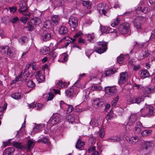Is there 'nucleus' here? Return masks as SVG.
Listing matches in <instances>:
<instances>
[{
	"mask_svg": "<svg viewBox=\"0 0 155 155\" xmlns=\"http://www.w3.org/2000/svg\"><path fill=\"white\" fill-rule=\"evenodd\" d=\"M44 27L49 28L51 26V20H46L43 24Z\"/></svg>",
	"mask_w": 155,
	"mask_h": 155,
	"instance_id": "32",
	"label": "nucleus"
},
{
	"mask_svg": "<svg viewBox=\"0 0 155 155\" xmlns=\"http://www.w3.org/2000/svg\"><path fill=\"white\" fill-rule=\"evenodd\" d=\"M107 43L104 41L98 42L94 47V50L98 53H103L107 50Z\"/></svg>",
	"mask_w": 155,
	"mask_h": 155,
	"instance_id": "1",
	"label": "nucleus"
},
{
	"mask_svg": "<svg viewBox=\"0 0 155 155\" xmlns=\"http://www.w3.org/2000/svg\"><path fill=\"white\" fill-rule=\"evenodd\" d=\"M8 56L11 58H14L16 55V50L13 47L9 48L6 53Z\"/></svg>",
	"mask_w": 155,
	"mask_h": 155,
	"instance_id": "11",
	"label": "nucleus"
},
{
	"mask_svg": "<svg viewBox=\"0 0 155 155\" xmlns=\"http://www.w3.org/2000/svg\"><path fill=\"white\" fill-rule=\"evenodd\" d=\"M36 79L39 83L45 81V77L44 75H41L39 77H37Z\"/></svg>",
	"mask_w": 155,
	"mask_h": 155,
	"instance_id": "39",
	"label": "nucleus"
},
{
	"mask_svg": "<svg viewBox=\"0 0 155 155\" xmlns=\"http://www.w3.org/2000/svg\"><path fill=\"white\" fill-rule=\"evenodd\" d=\"M13 146L16 148L19 149H22L23 147V146L21 143L18 142H14L13 144Z\"/></svg>",
	"mask_w": 155,
	"mask_h": 155,
	"instance_id": "34",
	"label": "nucleus"
},
{
	"mask_svg": "<svg viewBox=\"0 0 155 155\" xmlns=\"http://www.w3.org/2000/svg\"><path fill=\"white\" fill-rule=\"evenodd\" d=\"M68 32V28L64 26H61L60 27L58 31L59 33L61 35H65Z\"/></svg>",
	"mask_w": 155,
	"mask_h": 155,
	"instance_id": "18",
	"label": "nucleus"
},
{
	"mask_svg": "<svg viewBox=\"0 0 155 155\" xmlns=\"http://www.w3.org/2000/svg\"><path fill=\"white\" fill-rule=\"evenodd\" d=\"M151 132V131L150 130H145L142 131L141 134L142 136H146L148 135Z\"/></svg>",
	"mask_w": 155,
	"mask_h": 155,
	"instance_id": "40",
	"label": "nucleus"
},
{
	"mask_svg": "<svg viewBox=\"0 0 155 155\" xmlns=\"http://www.w3.org/2000/svg\"><path fill=\"white\" fill-rule=\"evenodd\" d=\"M137 116L136 114H132L126 121L127 125L129 126L133 125L137 120Z\"/></svg>",
	"mask_w": 155,
	"mask_h": 155,
	"instance_id": "4",
	"label": "nucleus"
},
{
	"mask_svg": "<svg viewBox=\"0 0 155 155\" xmlns=\"http://www.w3.org/2000/svg\"><path fill=\"white\" fill-rule=\"evenodd\" d=\"M60 120V118L57 116H55L53 115L50 118L48 121V123L51 124L52 125H54L59 123Z\"/></svg>",
	"mask_w": 155,
	"mask_h": 155,
	"instance_id": "10",
	"label": "nucleus"
},
{
	"mask_svg": "<svg viewBox=\"0 0 155 155\" xmlns=\"http://www.w3.org/2000/svg\"><path fill=\"white\" fill-rule=\"evenodd\" d=\"M71 43H72V41H71L70 40L68 39H67L66 38V39L64 41V44L65 45L63 46V48H67V46L69 45V44Z\"/></svg>",
	"mask_w": 155,
	"mask_h": 155,
	"instance_id": "46",
	"label": "nucleus"
},
{
	"mask_svg": "<svg viewBox=\"0 0 155 155\" xmlns=\"http://www.w3.org/2000/svg\"><path fill=\"white\" fill-rule=\"evenodd\" d=\"M60 106L61 108L66 109L67 104L64 103L63 101H61L60 103Z\"/></svg>",
	"mask_w": 155,
	"mask_h": 155,
	"instance_id": "45",
	"label": "nucleus"
},
{
	"mask_svg": "<svg viewBox=\"0 0 155 155\" xmlns=\"http://www.w3.org/2000/svg\"><path fill=\"white\" fill-rule=\"evenodd\" d=\"M82 34V33L81 31H79L78 32L76 33V34L74 36L73 38H71V39L72 40V43L74 42L76 39V38L79 36H81Z\"/></svg>",
	"mask_w": 155,
	"mask_h": 155,
	"instance_id": "38",
	"label": "nucleus"
},
{
	"mask_svg": "<svg viewBox=\"0 0 155 155\" xmlns=\"http://www.w3.org/2000/svg\"><path fill=\"white\" fill-rule=\"evenodd\" d=\"M104 103L103 100L101 98H97L93 100L92 106L97 108L102 106Z\"/></svg>",
	"mask_w": 155,
	"mask_h": 155,
	"instance_id": "8",
	"label": "nucleus"
},
{
	"mask_svg": "<svg viewBox=\"0 0 155 155\" xmlns=\"http://www.w3.org/2000/svg\"><path fill=\"white\" fill-rule=\"evenodd\" d=\"M97 9L99 12L100 14H103L104 15L108 16L107 13V8L105 4L103 3L99 4L97 5Z\"/></svg>",
	"mask_w": 155,
	"mask_h": 155,
	"instance_id": "6",
	"label": "nucleus"
},
{
	"mask_svg": "<svg viewBox=\"0 0 155 155\" xmlns=\"http://www.w3.org/2000/svg\"><path fill=\"white\" fill-rule=\"evenodd\" d=\"M150 38H155V29L153 30L152 31V33H151Z\"/></svg>",
	"mask_w": 155,
	"mask_h": 155,
	"instance_id": "64",
	"label": "nucleus"
},
{
	"mask_svg": "<svg viewBox=\"0 0 155 155\" xmlns=\"http://www.w3.org/2000/svg\"><path fill=\"white\" fill-rule=\"evenodd\" d=\"M36 23V20H30V21H29L28 22V26L26 27L28 31H32L34 29V26Z\"/></svg>",
	"mask_w": 155,
	"mask_h": 155,
	"instance_id": "17",
	"label": "nucleus"
},
{
	"mask_svg": "<svg viewBox=\"0 0 155 155\" xmlns=\"http://www.w3.org/2000/svg\"><path fill=\"white\" fill-rule=\"evenodd\" d=\"M11 97L15 99L19 100L21 98V95L19 93L15 92L12 94Z\"/></svg>",
	"mask_w": 155,
	"mask_h": 155,
	"instance_id": "28",
	"label": "nucleus"
},
{
	"mask_svg": "<svg viewBox=\"0 0 155 155\" xmlns=\"http://www.w3.org/2000/svg\"><path fill=\"white\" fill-rule=\"evenodd\" d=\"M134 46L135 47H137L138 46L139 48H142L143 46V44H140L138 43L137 42H135V44H134Z\"/></svg>",
	"mask_w": 155,
	"mask_h": 155,
	"instance_id": "59",
	"label": "nucleus"
},
{
	"mask_svg": "<svg viewBox=\"0 0 155 155\" xmlns=\"http://www.w3.org/2000/svg\"><path fill=\"white\" fill-rule=\"evenodd\" d=\"M68 23L70 26L74 28H76L78 24V20H69Z\"/></svg>",
	"mask_w": 155,
	"mask_h": 155,
	"instance_id": "23",
	"label": "nucleus"
},
{
	"mask_svg": "<svg viewBox=\"0 0 155 155\" xmlns=\"http://www.w3.org/2000/svg\"><path fill=\"white\" fill-rule=\"evenodd\" d=\"M9 9L10 10V12L13 13L15 12L17 10V8L15 7H9Z\"/></svg>",
	"mask_w": 155,
	"mask_h": 155,
	"instance_id": "57",
	"label": "nucleus"
},
{
	"mask_svg": "<svg viewBox=\"0 0 155 155\" xmlns=\"http://www.w3.org/2000/svg\"><path fill=\"white\" fill-rule=\"evenodd\" d=\"M84 143L83 141L78 139L77 142L75 147H76L79 150H82L84 147Z\"/></svg>",
	"mask_w": 155,
	"mask_h": 155,
	"instance_id": "22",
	"label": "nucleus"
},
{
	"mask_svg": "<svg viewBox=\"0 0 155 155\" xmlns=\"http://www.w3.org/2000/svg\"><path fill=\"white\" fill-rule=\"evenodd\" d=\"M128 74L126 72H121L120 73V79L119 81V84H122L124 83L128 78Z\"/></svg>",
	"mask_w": 155,
	"mask_h": 155,
	"instance_id": "9",
	"label": "nucleus"
},
{
	"mask_svg": "<svg viewBox=\"0 0 155 155\" xmlns=\"http://www.w3.org/2000/svg\"><path fill=\"white\" fill-rule=\"evenodd\" d=\"M15 151L13 147H9L5 149L3 151L4 155H12V153Z\"/></svg>",
	"mask_w": 155,
	"mask_h": 155,
	"instance_id": "19",
	"label": "nucleus"
},
{
	"mask_svg": "<svg viewBox=\"0 0 155 155\" xmlns=\"http://www.w3.org/2000/svg\"><path fill=\"white\" fill-rule=\"evenodd\" d=\"M66 84L65 83H63L62 82L59 81L56 85V86L58 88L61 89L65 87Z\"/></svg>",
	"mask_w": 155,
	"mask_h": 155,
	"instance_id": "35",
	"label": "nucleus"
},
{
	"mask_svg": "<svg viewBox=\"0 0 155 155\" xmlns=\"http://www.w3.org/2000/svg\"><path fill=\"white\" fill-rule=\"evenodd\" d=\"M49 48H48L45 47L41 49V52L44 55L47 54L49 51Z\"/></svg>",
	"mask_w": 155,
	"mask_h": 155,
	"instance_id": "41",
	"label": "nucleus"
},
{
	"mask_svg": "<svg viewBox=\"0 0 155 155\" xmlns=\"http://www.w3.org/2000/svg\"><path fill=\"white\" fill-rule=\"evenodd\" d=\"M27 144L28 149L30 150L31 148L34 146L35 142L34 140H28L27 141Z\"/></svg>",
	"mask_w": 155,
	"mask_h": 155,
	"instance_id": "29",
	"label": "nucleus"
},
{
	"mask_svg": "<svg viewBox=\"0 0 155 155\" xmlns=\"http://www.w3.org/2000/svg\"><path fill=\"white\" fill-rule=\"evenodd\" d=\"M38 15L39 16H35L34 18H31V19H34L35 18L38 19H42L43 18L41 17L42 15V13H41V12H38Z\"/></svg>",
	"mask_w": 155,
	"mask_h": 155,
	"instance_id": "53",
	"label": "nucleus"
},
{
	"mask_svg": "<svg viewBox=\"0 0 155 155\" xmlns=\"http://www.w3.org/2000/svg\"><path fill=\"white\" fill-rule=\"evenodd\" d=\"M43 41H46L51 39V34L48 32H43L41 35Z\"/></svg>",
	"mask_w": 155,
	"mask_h": 155,
	"instance_id": "16",
	"label": "nucleus"
},
{
	"mask_svg": "<svg viewBox=\"0 0 155 155\" xmlns=\"http://www.w3.org/2000/svg\"><path fill=\"white\" fill-rule=\"evenodd\" d=\"M130 27V25L129 23L124 22L120 25L119 26V29L121 31H124L127 32L129 31Z\"/></svg>",
	"mask_w": 155,
	"mask_h": 155,
	"instance_id": "13",
	"label": "nucleus"
},
{
	"mask_svg": "<svg viewBox=\"0 0 155 155\" xmlns=\"http://www.w3.org/2000/svg\"><path fill=\"white\" fill-rule=\"evenodd\" d=\"M19 11L21 13H22L24 15H27L28 13L27 8L26 6V3L25 2L22 0L20 1L19 4Z\"/></svg>",
	"mask_w": 155,
	"mask_h": 155,
	"instance_id": "3",
	"label": "nucleus"
},
{
	"mask_svg": "<svg viewBox=\"0 0 155 155\" xmlns=\"http://www.w3.org/2000/svg\"><path fill=\"white\" fill-rule=\"evenodd\" d=\"M8 49V46H5L1 47V52L2 54H6V51L7 52Z\"/></svg>",
	"mask_w": 155,
	"mask_h": 155,
	"instance_id": "31",
	"label": "nucleus"
},
{
	"mask_svg": "<svg viewBox=\"0 0 155 155\" xmlns=\"http://www.w3.org/2000/svg\"><path fill=\"white\" fill-rule=\"evenodd\" d=\"M78 43L80 45H85L86 43L84 39L81 38H79L78 40Z\"/></svg>",
	"mask_w": 155,
	"mask_h": 155,
	"instance_id": "51",
	"label": "nucleus"
},
{
	"mask_svg": "<svg viewBox=\"0 0 155 155\" xmlns=\"http://www.w3.org/2000/svg\"><path fill=\"white\" fill-rule=\"evenodd\" d=\"M116 71V70L112 69L107 71L105 74L104 77L109 76L111 75L114 74Z\"/></svg>",
	"mask_w": 155,
	"mask_h": 155,
	"instance_id": "33",
	"label": "nucleus"
},
{
	"mask_svg": "<svg viewBox=\"0 0 155 155\" xmlns=\"http://www.w3.org/2000/svg\"><path fill=\"white\" fill-rule=\"evenodd\" d=\"M144 100L143 98L141 96L138 97H131L128 100V102L129 104L136 103L139 104L141 102Z\"/></svg>",
	"mask_w": 155,
	"mask_h": 155,
	"instance_id": "5",
	"label": "nucleus"
},
{
	"mask_svg": "<svg viewBox=\"0 0 155 155\" xmlns=\"http://www.w3.org/2000/svg\"><path fill=\"white\" fill-rule=\"evenodd\" d=\"M150 54V51L147 50L141 51L139 55L137 58L139 60H141L144 58L148 57Z\"/></svg>",
	"mask_w": 155,
	"mask_h": 155,
	"instance_id": "12",
	"label": "nucleus"
},
{
	"mask_svg": "<svg viewBox=\"0 0 155 155\" xmlns=\"http://www.w3.org/2000/svg\"><path fill=\"white\" fill-rule=\"evenodd\" d=\"M144 128L142 126V123L140 121L137 122L135 125L134 128V131L136 133H139Z\"/></svg>",
	"mask_w": 155,
	"mask_h": 155,
	"instance_id": "15",
	"label": "nucleus"
},
{
	"mask_svg": "<svg viewBox=\"0 0 155 155\" xmlns=\"http://www.w3.org/2000/svg\"><path fill=\"white\" fill-rule=\"evenodd\" d=\"M74 90L72 88H70L65 91L66 95L67 97H70L73 96L74 94Z\"/></svg>",
	"mask_w": 155,
	"mask_h": 155,
	"instance_id": "25",
	"label": "nucleus"
},
{
	"mask_svg": "<svg viewBox=\"0 0 155 155\" xmlns=\"http://www.w3.org/2000/svg\"><path fill=\"white\" fill-rule=\"evenodd\" d=\"M24 78H23V79H24L25 80H27L26 78L28 77L30 75V73L28 71H25V72L23 73Z\"/></svg>",
	"mask_w": 155,
	"mask_h": 155,
	"instance_id": "52",
	"label": "nucleus"
},
{
	"mask_svg": "<svg viewBox=\"0 0 155 155\" xmlns=\"http://www.w3.org/2000/svg\"><path fill=\"white\" fill-rule=\"evenodd\" d=\"M120 23V20H113L111 24V25L114 27L118 25Z\"/></svg>",
	"mask_w": 155,
	"mask_h": 155,
	"instance_id": "44",
	"label": "nucleus"
},
{
	"mask_svg": "<svg viewBox=\"0 0 155 155\" xmlns=\"http://www.w3.org/2000/svg\"><path fill=\"white\" fill-rule=\"evenodd\" d=\"M98 133L99 134V137H100L102 138L104 137V132L101 130V129L100 131H99Z\"/></svg>",
	"mask_w": 155,
	"mask_h": 155,
	"instance_id": "62",
	"label": "nucleus"
},
{
	"mask_svg": "<svg viewBox=\"0 0 155 155\" xmlns=\"http://www.w3.org/2000/svg\"><path fill=\"white\" fill-rule=\"evenodd\" d=\"M134 25L137 28V29L138 31L139 32H141V30H141V25L140 23L135 22L134 23Z\"/></svg>",
	"mask_w": 155,
	"mask_h": 155,
	"instance_id": "47",
	"label": "nucleus"
},
{
	"mask_svg": "<svg viewBox=\"0 0 155 155\" xmlns=\"http://www.w3.org/2000/svg\"><path fill=\"white\" fill-rule=\"evenodd\" d=\"M113 112V111L110 110V112L107 114L106 117V120L107 121L110 120L113 118V115H112Z\"/></svg>",
	"mask_w": 155,
	"mask_h": 155,
	"instance_id": "42",
	"label": "nucleus"
},
{
	"mask_svg": "<svg viewBox=\"0 0 155 155\" xmlns=\"http://www.w3.org/2000/svg\"><path fill=\"white\" fill-rule=\"evenodd\" d=\"M28 41V38L25 37H22L19 38V41L21 44L23 45L24 43H26Z\"/></svg>",
	"mask_w": 155,
	"mask_h": 155,
	"instance_id": "36",
	"label": "nucleus"
},
{
	"mask_svg": "<svg viewBox=\"0 0 155 155\" xmlns=\"http://www.w3.org/2000/svg\"><path fill=\"white\" fill-rule=\"evenodd\" d=\"M116 90L114 87H105V92L106 93L113 95L116 92Z\"/></svg>",
	"mask_w": 155,
	"mask_h": 155,
	"instance_id": "14",
	"label": "nucleus"
},
{
	"mask_svg": "<svg viewBox=\"0 0 155 155\" xmlns=\"http://www.w3.org/2000/svg\"><path fill=\"white\" fill-rule=\"evenodd\" d=\"M11 144L9 143V141H3L2 142V147H5L7 146L10 145Z\"/></svg>",
	"mask_w": 155,
	"mask_h": 155,
	"instance_id": "54",
	"label": "nucleus"
},
{
	"mask_svg": "<svg viewBox=\"0 0 155 155\" xmlns=\"http://www.w3.org/2000/svg\"><path fill=\"white\" fill-rule=\"evenodd\" d=\"M51 25L56 26L58 24L59 21L58 20H51Z\"/></svg>",
	"mask_w": 155,
	"mask_h": 155,
	"instance_id": "56",
	"label": "nucleus"
},
{
	"mask_svg": "<svg viewBox=\"0 0 155 155\" xmlns=\"http://www.w3.org/2000/svg\"><path fill=\"white\" fill-rule=\"evenodd\" d=\"M77 84H78V83L76 82L74 84V86H75V87L77 86V87H74L73 88H73V89L74 90V94H78L80 91V90L79 88V86L77 85Z\"/></svg>",
	"mask_w": 155,
	"mask_h": 155,
	"instance_id": "30",
	"label": "nucleus"
},
{
	"mask_svg": "<svg viewBox=\"0 0 155 155\" xmlns=\"http://www.w3.org/2000/svg\"><path fill=\"white\" fill-rule=\"evenodd\" d=\"M101 31L102 33H112L113 35L116 37L117 36L116 31L108 27L103 26L101 28Z\"/></svg>",
	"mask_w": 155,
	"mask_h": 155,
	"instance_id": "7",
	"label": "nucleus"
},
{
	"mask_svg": "<svg viewBox=\"0 0 155 155\" xmlns=\"http://www.w3.org/2000/svg\"><path fill=\"white\" fill-rule=\"evenodd\" d=\"M94 37V35L93 34H89L88 36V38L90 41H91L93 39Z\"/></svg>",
	"mask_w": 155,
	"mask_h": 155,
	"instance_id": "63",
	"label": "nucleus"
},
{
	"mask_svg": "<svg viewBox=\"0 0 155 155\" xmlns=\"http://www.w3.org/2000/svg\"><path fill=\"white\" fill-rule=\"evenodd\" d=\"M150 143L149 141H143L141 143L140 146L141 148L147 149L150 147Z\"/></svg>",
	"mask_w": 155,
	"mask_h": 155,
	"instance_id": "26",
	"label": "nucleus"
},
{
	"mask_svg": "<svg viewBox=\"0 0 155 155\" xmlns=\"http://www.w3.org/2000/svg\"><path fill=\"white\" fill-rule=\"evenodd\" d=\"M28 106L30 108H35L36 110H40L42 108L43 106L41 104L36 103L35 104H31L29 105Z\"/></svg>",
	"mask_w": 155,
	"mask_h": 155,
	"instance_id": "20",
	"label": "nucleus"
},
{
	"mask_svg": "<svg viewBox=\"0 0 155 155\" xmlns=\"http://www.w3.org/2000/svg\"><path fill=\"white\" fill-rule=\"evenodd\" d=\"M141 77L144 78L149 76L150 74L147 70H141L139 72Z\"/></svg>",
	"mask_w": 155,
	"mask_h": 155,
	"instance_id": "21",
	"label": "nucleus"
},
{
	"mask_svg": "<svg viewBox=\"0 0 155 155\" xmlns=\"http://www.w3.org/2000/svg\"><path fill=\"white\" fill-rule=\"evenodd\" d=\"M101 120L100 118H96L95 119H93L90 122V124L92 125L95 126H97L99 125L100 123Z\"/></svg>",
	"mask_w": 155,
	"mask_h": 155,
	"instance_id": "24",
	"label": "nucleus"
},
{
	"mask_svg": "<svg viewBox=\"0 0 155 155\" xmlns=\"http://www.w3.org/2000/svg\"><path fill=\"white\" fill-rule=\"evenodd\" d=\"M146 90L147 91V93H148L155 91V88L153 89H151L150 88H147L146 89Z\"/></svg>",
	"mask_w": 155,
	"mask_h": 155,
	"instance_id": "61",
	"label": "nucleus"
},
{
	"mask_svg": "<svg viewBox=\"0 0 155 155\" xmlns=\"http://www.w3.org/2000/svg\"><path fill=\"white\" fill-rule=\"evenodd\" d=\"M48 94L49 96L48 97V101L52 100L54 96V94L52 93H50Z\"/></svg>",
	"mask_w": 155,
	"mask_h": 155,
	"instance_id": "60",
	"label": "nucleus"
},
{
	"mask_svg": "<svg viewBox=\"0 0 155 155\" xmlns=\"http://www.w3.org/2000/svg\"><path fill=\"white\" fill-rule=\"evenodd\" d=\"M124 60L125 58H124L123 56L120 55L117 58V62L119 64H121L123 63Z\"/></svg>",
	"mask_w": 155,
	"mask_h": 155,
	"instance_id": "43",
	"label": "nucleus"
},
{
	"mask_svg": "<svg viewBox=\"0 0 155 155\" xmlns=\"http://www.w3.org/2000/svg\"><path fill=\"white\" fill-rule=\"evenodd\" d=\"M42 129V125H38L35 127L34 128V129L37 130V131H41Z\"/></svg>",
	"mask_w": 155,
	"mask_h": 155,
	"instance_id": "55",
	"label": "nucleus"
},
{
	"mask_svg": "<svg viewBox=\"0 0 155 155\" xmlns=\"http://www.w3.org/2000/svg\"><path fill=\"white\" fill-rule=\"evenodd\" d=\"M131 140L133 141V143H136L138 140V137L137 136L133 137H131Z\"/></svg>",
	"mask_w": 155,
	"mask_h": 155,
	"instance_id": "58",
	"label": "nucleus"
},
{
	"mask_svg": "<svg viewBox=\"0 0 155 155\" xmlns=\"http://www.w3.org/2000/svg\"><path fill=\"white\" fill-rule=\"evenodd\" d=\"M142 111L144 112V114H142V116L145 117H150L153 115L155 112L154 107L149 105L147 106L144 109H141V112L142 113Z\"/></svg>",
	"mask_w": 155,
	"mask_h": 155,
	"instance_id": "2",
	"label": "nucleus"
},
{
	"mask_svg": "<svg viewBox=\"0 0 155 155\" xmlns=\"http://www.w3.org/2000/svg\"><path fill=\"white\" fill-rule=\"evenodd\" d=\"M68 120L69 122L72 123L74 121L75 118L73 115H69L68 117Z\"/></svg>",
	"mask_w": 155,
	"mask_h": 155,
	"instance_id": "48",
	"label": "nucleus"
},
{
	"mask_svg": "<svg viewBox=\"0 0 155 155\" xmlns=\"http://www.w3.org/2000/svg\"><path fill=\"white\" fill-rule=\"evenodd\" d=\"M140 11L143 13H146L148 11V8L145 5L143 4H141L139 7Z\"/></svg>",
	"mask_w": 155,
	"mask_h": 155,
	"instance_id": "27",
	"label": "nucleus"
},
{
	"mask_svg": "<svg viewBox=\"0 0 155 155\" xmlns=\"http://www.w3.org/2000/svg\"><path fill=\"white\" fill-rule=\"evenodd\" d=\"M66 109L67 110V113H71L73 110V107L71 105H68L66 107Z\"/></svg>",
	"mask_w": 155,
	"mask_h": 155,
	"instance_id": "49",
	"label": "nucleus"
},
{
	"mask_svg": "<svg viewBox=\"0 0 155 155\" xmlns=\"http://www.w3.org/2000/svg\"><path fill=\"white\" fill-rule=\"evenodd\" d=\"M27 85L28 87L30 88L34 87L35 86V84L31 80L28 81L27 83Z\"/></svg>",
	"mask_w": 155,
	"mask_h": 155,
	"instance_id": "37",
	"label": "nucleus"
},
{
	"mask_svg": "<svg viewBox=\"0 0 155 155\" xmlns=\"http://www.w3.org/2000/svg\"><path fill=\"white\" fill-rule=\"evenodd\" d=\"M48 138H45L40 139L38 140V142H40L42 141L44 143L46 144L48 143Z\"/></svg>",
	"mask_w": 155,
	"mask_h": 155,
	"instance_id": "50",
	"label": "nucleus"
}]
</instances>
